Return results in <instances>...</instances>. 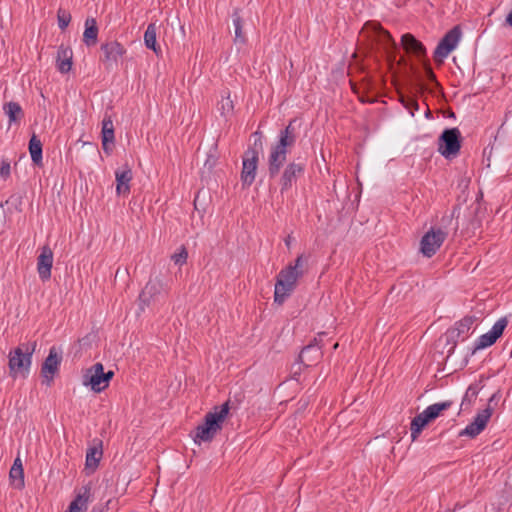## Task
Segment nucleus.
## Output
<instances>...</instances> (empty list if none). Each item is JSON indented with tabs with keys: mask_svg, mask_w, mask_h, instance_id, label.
Returning a JSON list of instances; mask_svg holds the SVG:
<instances>
[{
	"mask_svg": "<svg viewBox=\"0 0 512 512\" xmlns=\"http://www.w3.org/2000/svg\"><path fill=\"white\" fill-rule=\"evenodd\" d=\"M308 257L299 255L294 263L283 268L276 277L274 303L282 305L297 287L298 280L305 274Z\"/></svg>",
	"mask_w": 512,
	"mask_h": 512,
	"instance_id": "f257e3e1",
	"label": "nucleus"
},
{
	"mask_svg": "<svg viewBox=\"0 0 512 512\" xmlns=\"http://www.w3.org/2000/svg\"><path fill=\"white\" fill-rule=\"evenodd\" d=\"M295 122V119L291 120L288 125L280 131L278 141L270 148L267 162L270 179H274L279 175L281 168L287 161V155L296 143L297 133L294 126Z\"/></svg>",
	"mask_w": 512,
	"mask_h": 512,
	"instance_id": "f03ea898",
	"label": "nucleus"
},
{
	"mask_svg": "<svg viewBox=\"0 0 512 512\" xmlns=\"http://www.w3.org/2000/svg\"><path fill=\"white\" fill-rule=\"evenodd\" d=\"M230 400L224 402L221 406L214 407L213 411L204 416L203 423L195 428L194 442H211L216 434L222 430L223 423L229 414Z\"/></svg>",
	"mask_w": 512,
	"mask_h": 512,
	"instance_id": "7ed1b4c3",
	"label": "nucleus"
},
{
	"mask_svg": "<svg viewBox=\"0 0 512 512\" xmlns=\"http://www.w3.org/2000/svg\"><path fill=\"white\" fill-rule=\"evenodd\" d=\"M36 346V341L22 343L9 352L8 366L11 377L16 378L18 373L22 374L24 377L29 374L32 355L35 352Z\"/></svg>",
	"mask_w": 512,
	"mask_h": 512,
	"instance_id": "20e7f679",
	"label": "nucleus"
},
{
	"mask_svg": "<svg viewBox=\"0 0 512 512\" xmlns=\"http://www.w3.org/2000/svg\"><path fill=\"white\" fill-rule=\"evenodd\" d=\"M253 135L257 138L255 139L253 146H249L244 152L241 171L242 185L247 188L255 181L259 162V153L262 150V134L256 131Z\"/></svg>",
	"mask_w": 512,
	"mask_h": 512,
	"instance_id": "39448f33",
	"label": "nucleus"
},
{
	"mask_svg": "<svg viewBox=\"0 0 512 512\" xmlns=\"http://www.w3.org/2000/svg\"><path fill=\"white\" fill-rule=\"evenodd\" d=\"M476 320L477 318L475 316L467 315L458 322H456L454 327L449 328L446 331V333L444 334V338L446 340V343L448 345H451L447 351V357L451 356L454 353L459 339L464 340L469 336L470 330Z\"/></svg>",
	"mask_w": 512,
	"mask_h": 512,
	"instance_id": "423d86ee",
	"label": "nucleus"
},
{
	"mask_svg": "<svg viewBox=\"0 0 512 512\" xmlns=\"http://www.w3.org/2000/svg\"><path fill=\"white\" fill-rule=\"evenodd\" d=\"M462 143L461 132L457 127L447 128L443 130L438 138V151L446 159L455 157L460 149Z\"/></svg>",
	"mask_w": 512,
	"mask_h": 512,
	"instance_id": "0eeeda50",
	"label": "nucleus"
},
{
	"mask_svg": "<svg viewBox=\"0 0 512 512\" xmlns=\"http://www.w3.org/2000/svg\"><path fill=\"white\" fill-rule=\"evenodd\" d=\"M447 236V231L442 228L431 227L421 238L420 252L423 256L431 258L440 249Z\"/></svg>",
	"mask_w": 512,
	"mask_h": 512,
	"instance_id": "6e6552de",
	"label": "nucleus"
},
{
	"mask_svg": "<svg viewBox=\"0 0 512 512\" xmlns=\"http://www.w3.org/2000/svg\"><path fill=\"white\" fill-rule=\"evenodd\" d=\"M462 36L461 27L459 25L450 29L439 41L435 51L434 60L436 62H443V59L457 47Z\"/></svg>",
	"mask_w": 512,
	"mask_h": 512,
	"instance_id": "1a4fd4ad",
	"label": "nucleus"
},
{
	"mask_svg": "<svg viewBox=\"0 0 512 512\" xmlns=\"http://www.w3.org/2000/svg\"><path fill=\"white\" fill-rule=\"evenodd\" d=\"M485 217V208L482 207L481 202L476 199L470 206H468L462 217V226L466 234H474L481 225Z\"/></svg>",
	"mask_w": 512,
	"mask_h": 512,
	"instance_id": "9d476101",
	"label": "nucleus"
},
{
	"mask_svg": "<svg viewBox=\"0 0 512 512\" xmlns=\"http://www.w3.org/2000/svg\"><path fill=\"white\" fill-rule=\"evenodd\" d=\"M306 165L303 161H291L283 169L279 178L280 192L284 194L289 191L297 182V179L304 175Z\"/></svg>",
	"mask_w": 512,
	"mask_h": 512,
	"instance_id": "9b49d317",
	"label": "nucleus"
},
{
	"mask_svg": "<svg viewBox=\"0 0 512 512\" xmlns=\"http://www.w3.org/2000/svg\"><path fill=\"white\" fill-rule=\"evenodd\" d=\"M100 50L103 56L100 61L107 71H111L118 66V60L126 53L125 47L116 40L102 43Z\"/></svg>",
	"mask_w": 512,
	"mask_h": 512,
	"instance_id": "f8f14e48",
	"label": "nucleus"
},
{
	"mask_svg": "<svg viewBox=\"0 0 512 512\" xmlns=\"http://www.w3.org/2000/svg\"><path fill=\"white\" fill-rule=\"evenodd\" d=\"M321 340L314 338L308 345L304 346L298 355L297 364L304 367H311L316 365L322 359L323 353L321 350ZM301 367L298 366V371L295 374H300Z\"/></svg>",
	"mask_w": 512,
	"mask_h": 512,
	"instance_id": "ddd939ff",
	"label": "nucleus"
},
{
	"mask_svg": "<svg viewBox=\"0 0 512 512\" xmlns=\"http://www.w3.org/2000/svg\"><path fill=\"white\" fill-rule=\"evenodd\" d=\"M82 383L89 386L92 391L100 393L106 389L104 379V366L97 362L83 372Z\"/></svg>",
	"mask_w": 512,
	"mask_h": 512,
	"instance_id": "4468645a",
	"label": "nucleus"
},
{
	"mask_svg": "<svg viewBox=\"0 0 512 512\" xmlns=\"http://www.w3.org/2000/svg\"><path fill=\"white\" fill-rule=\"evenodd\" d=\"M507 325L508 320L506 317L498 319L489 332L481 335L478 338L474 348L472 349V354H475L476 351L485 349L496 343V341L503 335V332Z\"/></svg>",
	"mask_w": 512,
	"mask_h": 512,
	"instance_id": "2eb2a0df",
	"label": "nucleus"
},
{
	"mask_svg": "<svg viewBox=\"0 0 512 512\" xmlns=\"http://www.w3.org/2000/svg\"><path fill=\"white\" fill-rule=\"evenodd\" d=\"M61 361V352L55 346H52L41 365V376L45 379L44 382L47 386H50L53 382L54 375L59 371Z\"/></svg>",
	"mask_w": 512,
	"mask_h": 512,
	"instance_id": "dca6fc26",
	"label": "nucleus"
},
{
	"mask_svg": "<svg viewBox=\"0 0 512 512\" xmlns=\"http://www.w3.org/2000/svg\"><path fill=\"white\" fill-rule=\"evenodd\" d=\"M492 416V409L485 408L478 412L473 421L459 432V437L467 436L469 438L477 437L487 426Z\"/></svg>",
	"mask_w": 512,
	"mask_h": 512,
	"instance_id": "f3484780",
	"label": "nucleus"
},
{
	"mask_svg": "<svg viewBox=\"0 0 512 512\" xmlns=\"http://www.w3.org/2000/svg\"><path fill=\"white\" fill-rule=\"evenodd\" d=\"M372 31L375 40L380 44L387 53L391 61H395L398 52V46L391 34L385 30L380 24H372Z\"/></svg>",
	"mask_w": 512,
	"mask_h": 512,
	"instance_id": "a211bd4d",
	"label": "nucleus"
},
{
	"mask_svg": "<svg viewBox=\"0 0 512 512\" xmlns=\"http://www.w3.org/2000/svg\"><path fill=\"white\" fill-rule=\"evenodd\" d=\"M53 266V251L48 245H44L40 249L37 257V272L39 278L45 282L51 278V269Z\"/></svg>",
	"mask_w": 512,
	"mask_h": 512,
	"instance_id": "6ab92c4d",
	"label": "nucleus"
},
{
	"mask_svg": "<svg viewBox=\"0 0 512 512\" xmlns=\"http://www.w3.org/2000/svg\"><path fill=\"white\" fill-rule=\"evenodd\" d=\"M401 44L407 53L413 54L420 61L427 59L425 46L411 33L402 35Z\"/></svg>",
	"mask_w": 512,
	"mask_h": 512,
	"instance_id": "aec40b11",
	"label": "nucleus"
},
{
	"mask_svg": "<svg viewBox=\"0 0 512 512\" xmlns=\"http://www.w3.org/2000/svg\"><path fill=\"white\" fill-rule=\"evenodd\" d=\"M102 148L107 155H110L114 148V126L110 115L105 114L102 120Z\"/></svg>",
	"mask_w": 512,
	"mask_h": 512,
	"instance_id": "412c9836",
	"label": "nucleus"
},
{
	"mask_svg": "<svg viewBox=\"0 0 512 512\" xmlns=\"http://www.w3.org/2000/svg\"><path fill=\"white\" fill-rule=\"evenodd\" d=\"M91 501L90 484L81 487L75 498L70 502L66 512H86Z\"/></svg>",
	"mask_w": 512,
	"mask_h": 512,
	"instance_id": "4be33fe9",
	"label": "nucleus"
},
{
	"mask_svg": "<svg viewBox=\"0 0 512 512\" xmlns=\"http://www.w3.org/2000/svg\"><path fill=\"white\" fill-rule=\"evenodd\" d=\"M116 193L126 196L130 193V182L132 180V170L125 164L115 171Z\"/></svg>",
	"mask_w": 512,
	"mask_h": 512,
	"instance_id": "5701e85b",
	"label": "nucleus"
},
{
	"mask_svg": "<svg viewBox=\"0 0 512 512\" xmlns=\"http://www.w3.org/2000/svg\"><path fill=\"white\" fill-rule=\"evenodd\" d=\"M73 52L69 46L60 45L57 50L56 67L62 74L68 73L72 68Z\"/></svg>",
	"mask_w": 512,
	"mask_h": 512,
	"instance_id": "b1692460",
	"label": "nucleus"
},
{
	"mask_svg": "<svg viewBox=\"0 0 512 512\" xmlns=\"http://www.w3.org/2000/svg\"><path fill=\"white\" fill-rule=\"evenodd\" d=\"M160 293V286L158 283L149 281L139 294V309L144 311L146 307H149L154 297Z\"/></svg>",
	"mask_w": 512,
	"mask_h": 512,
	"instance_id": "393cba45",
	"label": "nucleus"
},
{
	"mask_svg": "<svg viewBox=\"0 0 512 512\" xmlns=\"http://www.w3.org/2000/svg\"><path fill=\"white\" fill-rule=\"evenodd\" d=\"M240 13H241V9L235 8L231 15L232 23H233L234 31H235V37H234L233 41L235 44L243 45L247 42V37L243 31L244 20Z\"/></svg>",
	"mask_w": 512,
	"mask_h": 512,
	"instance_id": "a878e982",
	"label": "nucleus"
},
{
	"mask_svg": "<svg viewBox=\"0 0 512 512\" xmlns=\"http://www.w3.org/2000/svg\"><path fill=\"white\" fill-rule=\"evenodd\" d=\"M102 455V441L99 440L97 445L89 447L87 450L85 459L86 469H90L92 472H94L99 465Z\"/></svg>",
	"mask_w": 512,
	"mask_h": 512,
	"instance_id": "bb28decb",
	"label": "nucleus"
},
{
	"mask_svg": "<svg viewBox=\"0 0 512 512\" xmlns=\"http://www.w3.org/2000/svg\"><path fill=\"white\" fill-rule=\"evenodd\" d=\"M98 26L95 18H87L85 21V30L83 33V42L86 46H95L98 41Z\"/></svg>",
	"mask_w": 512,
	"mask_h": 512,
	"instance_id": "cd10ccee",
	"label": "nucleus"
},
{
	"mask_svg": "<svg viewBox=\"0 0 512 512\" xmlns=\"http://www.w3.org/2000/svg\"><path fill=\"white\" fill-rule=\"evenodd\" d=\"M453 405V401L447 400L440 403H435L430 406H428L423 413L425 414L426 418L429 420V422L435 420L438 418L442 412L448 410Z\"/></svg>",
	"mask_w": 512,
	"mask_h": 512,
	"instance_id": "c85d7f7f",
	"label": "nucleus"
},
{
	"mask_svg": "<svg viewBox=\"0 0 512 512\" xmlns=\"http://www.w3.org/2000/svg\"><path fill=\"white\" fill-rule=\"evenodd\" d=\"M29 152L31 155L32 162L41 167L42 166V142L41 140L33 134L29 140Z\"/></svg>",
	"mask_w": 512,
	"mask_h": 512,
	"instance_id": "c756f323",
	"label": "nucleus"
},
{
	"mask_svg": "<svg viewBox=\"0 0 512 512\" xmlns=\"http://www.w3.org/2000/svg\"><path fill=\"white\" fill-rule=\"evenodd\" d=\"M429 423H430L429 420L426 418V416L423 412L419 413L412 419L411 424H410L412 441H415L419 437L422 430Z\"/></svg>",
	"mask_w": 512,
	"mask_h": 512,
	"instance_id": "7c9ffc66",
	"label": "nucleus"
},
{
	"mask_svg": "<svg viewBox=\"0 0 512 512\" xmlns=\"http://www.w3.org/2000/svg\"><path fill=\"white\" fill-rule=\"evenodd\" d=\"M157 27L155 23H150L144 33V43L148 49H151L156 54L160 51V46L156 41Z\"/></svg>",
	"mask_w": 512,
	"mask_h": 512,
	"instance_id": "2f4dec72",
	"label": "nucleus"
},
{
	"mask_svg": "<svg viewBox=\"0 0 512 512\" xmlns=\"http://www.w3.org/2000/svg\"><path fill=\"white\" fill-rule=\"evenodd\" d=\"M3 110L7 114L10 123L20 121L24 116V112L17 102L11 101L4 104Z\"/></svg>",
	"mask_w": 512,
	"mask_h": 512,
	"instance_id": "473e14b6",
	"label": "nucleus"
},
{
	"mask_svg": "<svg viewBox=\"0 0 512 512\" xmlns=\"http://www.w3.org/2000/svg\"><path fill=\"white\" fill-rule=\"evenodd\" d=\"M9 477L17 489L24 488L25 482H24V470L23 469H18L17 467H11L10 472H9Z\"/></svg>",
	"mask_w": 512,
	"mask_h": 512,
	"instance_id": "72a5a7b5",
	"label": "nucleus"
},
{
	"mask_svg": "<svg viewBox=\"0 0 512 512\" xmlns=\"http://www.w3.org/2000/svg\"><path fill=\"white\" fill-rule=\"evenodd\" d=\"M480 387L478 384H471L466 390V393L462 399L461 407L464 405H470L478 396Z\"/></svg>",
	"mask_w": 512,
	"mask_h": 512,
	"instance_id": "f704fd0d",
	"label": "nucleus"
},
{
	"mask_svg": "<svg viewBox=\"0 0 512 512\" xmlns=\"http://www.w3.org/2000/svg\"><path fill=\"white\" fill-rule=\"evenodd\" d=\"M220 110L222 115H230L234 111V104L230 98L229 91L226 96H222V100L220 102Z\"/></svg>",
	"mask_w": 512,
	"mask_h": 512,
	"instance_id": "c9c22d12",
	"label": "nucleus"
},
{
	"mask_svg": "<svg viewBox=\"0 0 512 512\" xmlns=\"http://www.w3.org/2000/svg\"><path fill=\"white\" fill-rule=\"evenodd\" d=\"M187 258H188V251H187L186 247L183 245L178 249L177 252H175L171 256V260L176 265H179V266H182L183 264H185L187 261Z\"/></svg>",
	"mask_w": 512,
	"mask_h": 512,
	"instance_id": "e433bc0d",
	"label": "nucleus"
},
{
	"mask_svg": "<svg viewBox=\"0 0 512 512\" xmlns=\"http://www.w3.org/2000/svg\"><path fill=\"white\" fill-rule=\"evenodd\" d=\"M57 19H58L59 28L61 30H65L71 21V15H70V13H68L64 10L59 9L57 12Z\"/></svg>",
	"mask_w": 512,
	"mask_h": 512,
	"instance_id": "4c0bfd02",
	"label": "nucleus"
},
{
	"mask_svg": "<svg viewBox=\"0 0 512 512\" xmlns=\"http://www.w3.org/2000/svg\"><path fill=\"white\" fill-rule=\"evenodd\" d=\"M11 175V166L10 161L8 159H1L0 160V177L3 180H6Z\"/></svg>",
	"mask_w": 512,
	"mask_h": 512,
	"instance_id": "58836bf2",
	"label": "nucleus"
},
{
	"mask_svg": "<svg viewBox=\"0 0 512 512\" xmlns=\"http://www.w3.org/2000/svg\"><path fill=\"white\" fill-rule=\"evenodd\" d=\"M402 104L410 111L411 115L414 116V110H418V102L414 98L402 97Z\"/></svg>",
	"mask_w": 512,
	"mask_h": 512,
	"instance_id": "ea45409f",
	"label": "nucleus"
},
{
	"mask_svg": "<svg viewBox=\"0 0 512 512\" xmlns=\"http://www.w3.org/2000/svg\"><path fill=\"white\" fill-rule=\"evenodd\" d=\"M423 63V66H424V69H425V73H426V77L429 81L431 82H434L436 84H438L437 80H436V75L435 73L433 72V69L430 65V62L428 59H425L422 61Z\"/></svg>",
	"mask_w": 512,
	"mask_h": 512,
	"instance_id": "a19ab883",
	"label": "nucleus"
},
{
	"mask_svg": "<svg viewBox=\"0 0 512 512\" xmlns=\"http://www.w3.org/2000/svg\"><path fill=\"white\" fill-rule=\"evenodd\" d=\"M453 218L456 219V227L455 229H458L459 226V220L461 218V207L459 205H456L453 207L452 213L449 217V220L451 221Z\"/></svg>",
	"mask_w": 512,
	"mask_h": 512,
	"instance_id": "79ce46f5",
	"label": "nucleus"
},
{
	"mask_svg": "<svg viewBox=\"0 0 512 512\" xmlns=\"http://www.w3.org/2000/svg\"><path fill=\"white\" fill-rule=\"evenodd\" d=\"M500 398V391L495 392L488 400V404L486 408L494 409L493 405H497V402Z\"/></svg>",
	"mask_w": 512,
	"mask_h": 512,
	"instance_id": "37998d69",
	"label": "nucleus"
},
{
	"mask_svg": "<svg viewBox=\"0 0 512 512\" xmlns=\"http://www.w3.org/2000/svg\"><path fill=\"white\" fill-rule=\"evenodd\" d=\"M217 163V158L214 155L209 154L206 161H205V167L208 169H212Z\"/></svg>",
	"mask_w": 512,
	"mask_h": 512,
	"instance_id": "c03bdc74",
	"label": "nucleus"
},
{
	"mask_svg": "<svg viewBox=\"0 0 512 512\" xmlns=\"http://www.w3.org/2000/svg\"><path fill=\"white\" fill-rule=\"evenodd\" d=\"M113 377H114V372L112 370H109L107 372L104 371V379H105L106 388L109 386V383Z\"/></svg>",
	"mask_w": 512,
	"mask_h": 512,
	"instance_id": "a18cd8bd",
	"label": "nucleus"
},
{
	"mask_svg": "<svg viewBox=\"0 0 512 512\" xmlns=\"http://www.w3.org/2000/svg\"><path fill=\"white\" fill-rule=\"evenodd\" d=\"M12 467H17L18 469H23L22 462H21L20 458H16L14 460Z\"/></svg>",
	"mask_w": 512,
	"mask_h": 512,
	"instance_id": "49530a36",
	"label": "nucleus"
},
{
	"mask_svg": "<svg viewBox=\"0 0 512 512\" xmlns=\"http://www.w3.org/2000/svg\"><path fill=\"white\" fill-rule=\"evenodd\" d=\"M506 23L512 27V10L509 12V14L506 17Z\"/></svg>",
	"mask_w": 512,
	"mask_h": 512,
	"instance_id": "de8ad7c7",
	"label": "nucleus"
},
{
	"mask_svg": "<svg viewBox=\"0 0 512 512\" xmlns=\"http://www.w3.org/2000/svg\"><path fill=\"white\" fill-rule=\"evenodd\" d=\"M284 242H285V245L289 248L290 245H291V242H292V236L291 235H288L285 239H284Z\"/></svg>",
	"mask_w": 512,
	"mask_h": 512,
	"instance_id": "09e8293b",
	"label": "nucleus"
},
{
	"mask_svg": "<svg viewBox=\"0 0 512 512\" xmlns=\"http://www.w3.org/2000/svg\"><path fill=\"white\" fill-rule=\"evenodd\" d=\"M91 512H102L101 509H96L95 507L91 510Z\"/></svg>",
	"mask_w": 512,
	"mask_h": 512,
	"instance_id": "8fccbe9b",
	"label": "nucleus"
},
{
	"mask_svg": "<svg viewBox=\"0 0 512 512\" xmlns=\"http://www.w3.org/2000/svg\"><path fill=\"white\" fill-rule=\"evenodd\" d=\"M334 349H337L338 348V343H336L334 346H333Z\"/></svg>",
	"mask_w": 512,
	"mask_h": 512,
	"instance_id": "3c124183",
	"label": "nucleus"
}]
</instances>
